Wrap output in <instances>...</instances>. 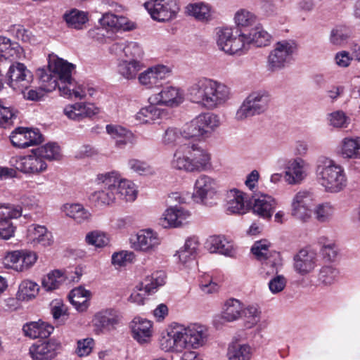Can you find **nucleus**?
<instances>
[{
    "label": "nucleus",
    "instance_id": "1",
    "mask_svg": "<svg viewBox=\"0 0 360 360\" xmlns=\"http://www.w3.org/2000/svg\"><path fill=\"white\" fill-rule=\"evenodd\" d=\"M230 95V89L226 85L205 77L189 84L184 94L188 101L207 110L223 106Z\"/></svg>",
    "mask_w": 360,
    "mask_h": 360
},
{
    "label": "nucleus",
    "instance_id": "2",
    "mask_svg": "<svg viewBox=\"0 0 360 360\" xmlns=\"http://www.w3.org/2000/svg\"><path fill=\"white\" fill-rule=\"evenodd\" d=\"M318 182L327 192L338 193L347 184V178L343 167L328 158H321L316 169Z\"/></svg>",
    "mask_w": 360,
    "mask_h": 360
},
{
    "label": "nucleus",
    "instance_id": "3",
    "mask_svg": "<svg viewBox=\"0 0 360 360\" xmlns=\"http://www.w3.org/2000/svg\"><path fill=\"white\" fill-rule=\"evenodd\" d=\"M74 69L73 64L62 58H57L49 62V70L39 71V78L41 82L47 83L46 89L52 91L72 80V73Z\"/></svg>",
    "mask_w": 360,
    "mask_h": 360
},
{
    "label": "nucleus",
    "instance_id": "4",
    "mask_svg": "<svg viewBox=\"0 0 360 360\" xmlns=\"http://www.w3.org/2000/svg\"><path fill=\"white\" fill-rule=\"evenodd\" d=\"M122 178L117 171L98 174L96 178L98 185H103L104 189L94 192L90 200L96 205H110L115 202V194L118 184Z\"/></svg>",
    "mask_w": 360,
    "mask_h": 360
},
{
    "label": "nucleus",
    "instance_id": "5",
    "mask_svg": "<svg viewBox=\"0 0 360 360\" xmlns=\"http://www.w3.org/2000/svg\"><path fill=\"white\" fill-rule=\"evenodd\" d=\"M181 153V169L187 172L205 170L210 164L209 154L196 143H184Z\"/></svg>",
    "mask_w": 360,
    "mask_h": 360
},
{
    "label": "nucleus",
    "instance_id": "6",
    "mask_svg": "<svg viewBox=\"0 0 360 360\" xmlns=\"http://www.w3.org/2000/svg\"><path fill=\"white\" fill-rule=\"evenodd\" d=\"M9 164L18 172L30 176L39 175L48 167L46 162L38 155L35 149L26 155L11 157Z\"/></svg>",
    "mask_w": 360,
    "mask_h": 360
},
{
    "label": "nucleus",
    "instance_id": "7",
    "mask_svg": "<svg viewBox=\"0 0 360 360\" xmlns=\"http://www.w3.org/2000/svg\"><path fill=\"white\" fill-rule=\"evenodd\" d=\"M269 100L268 94L265 92L250 94L237 110L236 119L243 120L248 117L263 113L268 108Z\"/></svg>",
    "mask_w": 360,
    "mask_h": 360
},
{
    "label": "nucleus",
    "instance_id": "8",
    "mask_svg": "<svg viewBox=\"0 0 360 360\" xmlns=\"http://www.w3.org/2000/svg\"><path fill=\"white\" fill-rule=\"evenodd\" d=\"M297 49L293 41L283 40L276 44L268 57V68L274 72L283 68L288 63Z\"/></svg>",
    "mask_w": 360,
    "mask_h": 360
},
{
    "label": "nucleus",
    "instance_id": "9",
    "mask_svg": "<svg viewBox=\"0 0 360 360\" xmlns=\"http://www.w3.org/2000/svg\"><path fill=\"white\" fill-rule=\"evenodd\" d=\"M151 18L159 22L175 18L179 12L176 0H149L144 4Z\"/></svg>",
    "mask_w": 360,
    "mask_h": 360
},
{
    "label": "nucleus",
    "instance_id": "10",
    "mask_svg": "<svg viewBox=\"0 0 360 360\" xmlns=\"http://www.w3.org/2000/svg\"><path fill=\"white\" fill-rule=\"evenodd\" d=\"M37 259L35 252L26 250H15L8 252L4 258V264L8 269L22 272L32 267Z\"/></svg>",
    "mask_w": 360,
    "mask_h": 360
},
{
    "label": "nucleus",
    "instance_id": "11",
    "mask_svg": "<svg viewBox=\"0 0 360 360\" xmlns=\"http://www.w3.org/2000/svg\"><path fill=\"white\" fill-rule=\"evenodd\" d=\"M8 85L15 91L23 92L32 81V75L26 66L16 63L10 66L7 73Z\"/></svg>",
    "mask_w": 360,
    "mask_h": 360
},
{
    "label": "nucleus",
    "instance_id": "12",
    "mask_svg": "<svg viewBox=\"0 0 360 360\" xmlns=\"http://www.w3.org/2000/svg\"><path fill=\"white\" fill-rule=\"evenodd\" d=\"M269 243L266 240L256 241L251 248L252 253L258 260L262 261L263 269L271 268V273H278L280 265V254L278 252H270Z\"/></svg>",
    "mask_w": 360,
    "mask_h": 360
},
{
    "label": "nucleus",
    "instance_id": "13",
    "mask_svg": "<svg viewBox=\"0 0 360 360\" xmlns=\"http://www.w3.org/2000/svg\"><path fill=\"white\" fill-rule=\"evenodd\" d=\"M10 140L13 146L26 148L42 142V135L39 129L18 127L11 134Z\"/></svg>",
    "mask_w": 360,
    "mask_h": 360
},
{
    "label": "nucleus",
    "instance_id": "14",
    "mask_svg": "<svg viewBox=\"0 0 360 360\" xmlns=\"http://www.w3.org/2000/svg\"><path fill=\"white\" fill-rule=\"evenodd\" d=\"M122 319V314L118 309L107 308L97 312L93 321L95 327L101 331L110 332L117 328Z\"/></svg>",
    "mask_w": 360,
    "mask_h": 360
},
{
    "label": "nucleus",
    "instance_id": "15",
    "mask_svg": "<svg viewBox=\"0 0 360 360\" xmlns=\"http://www.w3.org/2000/svg\"><path fill=\"white\" fill-rule=\"evenodd\" d=\"M161 243L162 238L156 231L151 229H146L137 233L136 240L133 243V248L145 253H152L158 250Z\"/></svg>",
    "mask_w": 360,
    "mask_h": 360
},
{
    "label": "nucleus",
    "instance_id": "16",
    "mask_svg": "<svg viewBox=\"0 0 360 360\" xmlns=\"http://www.w3.org/2000/svg\"><path fill=\"white\" fill-rule=\"evenodd\" d=\"M61 348L60 342L51 338L32 345L29 352L33 360H52L58 355Z\"/></svg>",
    "mask_w": 360,
    "mask_h": 360
},
{
    "label": "nucleus",
    "instance_id": "17",
    "mask_svg": "<svg viewBox=\"0 0 360 360\" xmlns=\"http://www.w3.org/2000/svg\"><path fill=\"white\" fill-rule=\"evenodd\" d=\"M207 338V330L204 326L193 323L181 329V341L185 347L197 349L205 345Z\"/></svg>",
    "mask_w": 360,
    "mask_h": 360
},
{
    "label": "nucleus",
    "instance_id": "18",
    "mask_svg": "<svg viewBox=\"0 0 360 360\" xmlns=\"http://www.w3.org/2000/svg\"><path fill=\"white\" fill-rule=\"evenodd\" d=\"M132 338L140 345L151 342L153 335V321L140 316H136L130 323Z\"/></svg>",
    "mask_w": 360,
    "mask_h": 360
},
{
    "label": "nucleus",
    "instance_id": "19",
    "mask_svg": "<svg viewBox=\"0 0 360 360\" xmlns=\"http://www.w3.org/2000/svg\"><path fill=\"white\" fill-rule=\"evenodd\" d=\"M170 73V69L164 65H155L147 68L138 77L140 84L147 89L158 86L159 83L165 79Z\"/></svg>",
    "mask_w": 360,
    "mask_h": 360
},
{
    "label": "nucleus",
    "instance_id": "20",
    "mask_svg": "<svg viewBox=\"0 0 360 360\" xmlns=\"http://www.w3.org/2000/svg\"><path fill=\"white\" fill-rule=\"evenodd\" d=\"M309 164L301 158L290 160L285 172V180L291 185L300 184L307 176Z\"/></svg>",
    "mask_w": 360,
    "mask_h": 360
},
{
    "label": "nucleus",
    "instance_id": "21",
    "mask_svg": "<svg viewBox=\"0 0 360 360\" xmlns=\"http://www.w3.org/2000/svg\"><path fill=\"white\" fill-rule=\"evenodd\" d=\"M63 112L69 119L80 121L99 114L100 108L92 103L77 102L66 105Z\"/></svg>",
    "mask_w": 360,
    "mask_h": 360
},
{
    "label": "nucleus",
    "instance_id": "22",
    "mask_svg": "<svg viewBox=\"0 0 360 360\" xmlns=\"http://www.w3.org/2000/svg\"><path fill=\"white\" fill-rule=\"evenodd\" d=\"M160 347L166 352H177L180 344V323L176 321L170 323L162 333Z\"/></svg>",
    "mask_w": 360,
    "mask_h": 360
},
{
    "label": "nucleus",
    "instance_id": "23",
    "mask_svg": "<svg viewBox=\"0 0 360 360\" xmlns=\"http://www.w3.org/2000/svg\"><path fill=\"white\" fill-rule=\"evenodd\" d=\"M27 243L33 247L50 246L53 243V235L45 226L31 224L27 232Z\"/></svg>",
    "mask_w": 360,
    "mask_h": 360
},
{
    "label": "nucleus",
    "instance_id": "24",
    "mask_svg": "<svg viewBox=\"0 0 360 360\" xmlns=\"http://www.w3.org/2000/svg\"><path fill=\"white\" fill-rule=\"evenodd\" d=\"M148 101L159 105L177 107L180 103L179 89L170 85L165 86L159 93L152 94Z\"/></svg>",
    "mask_w": 360,
    "mask_h": 360
},
{
    "label": "nucleus",
    "instance_id": "25",
    "mask_svg": "<svg viewBox=\"0 0 360 360\" xmlns=\"http://www.w3.org/2000/svg\"><path fill=\"white\" fill-rule=\"evenodd\" d=\"M294 269L302 276L311 272L316 266L317 255L311 250L302 249L294 256Z\"/></svg>",
    "mask_w": 360,
    "mask_h": 360
},
{
    "label": "nucleus",
    "instance_id": "26",
    "mask_svg": "<svg viewBox=\"0 0 360 360\" xmlns=\"http://www.w3.org/2000/svg\"><path fill=\"white\" fill-rule=\"evenodd\" d=\"M215 181L209 176L202 174L196 179L192 197L198 202H205L207 198L216 193Z\"/></svg>",
    "mask_w": 360,
    "mask_h": 360
},
{
    "label": "nucleus",
    "instance_id": "27",
    "mask_svg": "<svg viewBox=\"0 0 360 360\" xmlns=\"http://www.w3.org/2000/svg\"><path fill=\"white\" fill-rule=\"evenodd\" d=\"M106 131L115 140V146L124 148L127 144H134L136 142L135 135L130 130L117 124H107Z\"/></svg>",
    "mask_w": 360,
    "mask_h": 360
},
{
    "label": "nucleus",
    "instance_id": "28",
    "mask_svg": "<svg viewBox=\"0 0 360 360\" xmlns=\"http://www.w3.org/2000/svg\"><path fill=\"white\" fill-rule=\"evenodd\" d=\"M205 248L211 253H219L229 257L235 253L233 242L228 240L224 236H210L205 242Z\"/></svg>",
    "mask_w": 360,
    "mask_h": 360
},
{
    "label": "nucleus",
    "instance_id": "29",
    "mask_svg": "<svg viewBox=\"0 0 360 360\" xmlns=\"http://www.w3.org/2000/svg\"><path fill=\"white\" fill-rule=\"evenodd\" d=\"M250 203L253 213L264 219H270L276 206V200L268 195L253 198Z\"/></svg>",
    "mask_w": 360,
    "mask_h": 360
},
{
    "label": "nucleus",
    "instance_id": "30",
    "mask_svg": "<svg viewBox=\"0 0 360 360\" xmlns=\"http://www.w3.org/2000/svg\"><path fill=\"white\" fill-rule=\"evenodd\" d=\"M103 27L112 30H131L134 28V23L123 15H117L110 12L103 14L99 20Z\"/></svg>",
    "mask_w": 360,
    "mask_h": 360
},
{
    "label": "nucleus",
    "instance_id": "31",
    "mask_svg": "<svg viewBox=\"0 0 360 360\" xmlns=\"http://www.w3.org/2000/svg\"><path fill=\"white\" fill-rule=\"evenodd\" d=\"M149 103V105L141 108L135 115L140 124H153L166 115V110L158 108V103Z\"/></svg>",
    "mask_w": 360,
    "mask_h": 360
},
{
    "label": "nucleus",
    "instance_id": "32",
    "mask_svg": "<svg viewBox=\"0 0 360 360\" xmlns=\"http://www.w3.org/2000/svg\"><path fill=\"white\" fill-rule=\"evenodd\" d=\"M199 246L200 242L197 236L187 238L181 248V264H187L188 267L195 266Z\"/></svg>",
    "mask_w": 360,
    "mask_h": 360
},
{
    "label": "nucleus",
    "instance_id": "33",
    "mask_svg": "<svg viewBox=\"0 0 360 360\" xmlns=\"http://www.w3.org/2000/svg\"><path fill=\"white\" fill-rule=\"evenodd\" d=\"M53 329L51 325L41 321L26 323L22 328L25 335L32 339L46 338L53 333Z\"/></svg>",
    "mask_w": 360,
    "mask_h": 360
},
{
    "label": "nucleus",
    "instance_id": "34",
    "mask_svg": "<svg viewBox=\"0 0 360 360\" xmlns=\"http://www.w3.org/2000/svg\"><path fill=\"white\" fill-rule=\"evenodd\" d=\"M204 137H209L221 125L219 115L212 112H202L197 115Z\"/></svg>",
    "mask_w": 360,
    "mask_h": 360
},
{
    "label": "nucleus",
    "instance_id": "35",
    "mask_svg": "<svg viewBox=\"0 0 360 360\" xmlns=\"http://www.w3.org/2000/svg\"><path fill=\"white\" fill-rule=\"evenodd\" d=\"M226 209L233 214H244L248 209L244 200L243 193L236 190H231L227 196Z\"/></svg>",
    "mask_w": 360,
    "mask_h": 360
},
{
    "label": "nucleus",
    "instance_id": "36",
    "mask_svg": "<svg viewBox=\"0 0 360 360\" xmlns=\"http://www.w3.org/2000/svg\"><path fill=\"white\" fill-rule=\"evenodd\" d=\"M90 297V291L81 286L72 290L69 294L70 303L78 311H84L88 309Z\"/></svg>",
    "mask_w": 360,
    "mask_h": 360
},
{
    "label": "nucleus",
    "instance_id": "37",
    "mask_svg": "<svg viewBox=\"0 0 360 360\" xmlns=\"http://www.w3.org/2000/svg\"><path fill=\"white\" fill-rule=\"evenodd\" d=\"M63 211L68 217L78 224L87 222L91 218L90 212L81 204H66L63 207Z\"/></svg>",
    "mask_w": 360,
    "mask_h": 360
},
{
    "label": "nucleus",
    "instance_id": "38",
    "mask_svg": "<svg viewBox=\"0 0 360 360\" xmlns=\"http://www.w3.org/2000/svg\"><path fill=\"white\" fill-rule=\"evenodd\" d=\"M144 67L145 65L141 60H125L120 63L118 72L125 79H133L136 78L137 73Z\"/></svg>",
    "mask_w": 360,
    "mask_h": 360
},
{
    "label": "nucleus",
    "instance_id": "39",
    "mask_svg": "<svg viewBox=\"0 0 360 360\" xmlns=\"http://www.w3.org/2000/svg\"><path fill=\"white\" fill-rule=\"evenodd\" d=\"M63 19L69 27L77 30L82 29L89 20L87 13L76 8L66 11Z\"/></svg>",
    "mask_w": 360,
    "mask_h": 360
},
{
    "label": "nucleus",
    "instance_id": "40",
    "mask_svg": "<svg viewBox=\"0 0 360 360\" xmlns=\"http://www.w3.org/2000/svg\"><path fill=\"white\" fill-rule=\"evenodd\" d=\"M21 47L7 37L0 36V59L13 60L20 53Z\"/></svg>",
    "mask_w": 360,
    "mask_h": 360
},
{
    "label": "nucleus",
    "instance_id": "41",
    "mask_svg": "<svg viewBox=\"0 0 360 360\" xmlns=\"http://www.w3.org/2000/svg\"><path fill=\"white\" fill-rule=\"evenodd\" d=\"M115 194V200L122 199L125 201H134L136 198L137 191L131 181L122 178Z\"/></svg>",
    "mask_w": 360,
    "mask_h": 360
},
{
    "label": "nucleus",
    "instance_id": "42",
    "mask_svg": "<svg viewBox=\"0 0 360 360\" xmlns=\"http://www.w3.org/2000/svg\"><path fill=\"white\" fill-rule=\"evenodd\" d=\"M242 309V304L239 300L229 299L224 304L221 318L229 322L236 321L240 316Z\"/></svg>",
    "mask_w": 360,
    "mask_h": 360
},
{
    "label": "nucleus",
    "instance_id": "43",
    "mask_svg": "<svg viewBox=\"0 0 360 360\" xmlns=\"http://www.w3.org/2000/svg\"><path fill=\"white\" fill-rule=\"evenodd\" d=\"M39 290V285L30 280L22 281L18 288L17 297L21 301H29L38 295Z\"/></svg>",
    "mask_w": 360,
    "mask_h": 360
},
{
    "label": "nucleus",
    "instance_id": "44",
    "mask_svg": "<svg viewBox=\"0 0 360 360\" xmlns=\"http://www.w3.org/2000/svg\"><path fill=\"white\" fill-rule=\"evenodd\" d=\"M248 34L249 46L254 45L257 47L266 46L269 45L271 40V35L262 27L257 26Z\"/></svg>",
    "mask_w": 360,
    "mask_h": 360
},
{
    "label": "nucleus",
    "instance_id": "45",
    "mask_svg": "<svg viewBox=\"0 0 360 360\" xmlns=\"http://www.w3.org/2000/svg\"><path fill=\"white\" fill-rule=\"evenodd\" d=\"M248 34L243 31H236L233 35L232 41L227 51L228 54L233 55L238 53L247 51L249 48Z\"/></svg>",
    "mask_w": 360,
    "mask_h": 360
},
{
    "label": "nucleus",
    "instance_id": "46",
    "mask_svg": "<svg viewBox=\"0 0 360 360\" xmlns=\"http://www.w3.org/2000/svg\"><path fill=\"white\" fill-rule=\"evenodd\" d=\"M250 354L251 348L246 344L233 342L228 347V360H250Z\"/></svg>",
    "mask_w": 360,
    "mask_h": 360
},
{
    "label": "nucleus",
    "instance_id": "47",
    "mask_svg": "<svg viewBox=\"0 0 360 360\" xmlns=\"http://www.w3.org/2000/svg\"><path fill=\"white\" fill-rule=\"evenodd\" d=\"M59 91L63 96L68 98L82 99L87 96L86 87L82 84H77L73 79L65 85L60 86Z\"/></svg>",
    "mask_w": 360,
    "mask_h": 360
},
{
    "label": "nucleus",
    "instance_id": "48",
    "mask_svg": "<svg viewBox=\"0 0 360 360\" xmlns=\"http://www.w3.org/2000/svg\"><path fill=\"white\" fill-rule=\"evenodd\" d=\"M360 150V137H346L342 141L341 153L345 158H356Z\"/></svg>",
    "mask_w": 360,
    "mask_h": 360
},
{
    "label": "nucleus",
    "instance_id": "49",
    "mask_svg": "<svg viewBox=\"0 0 360 360\" xmlns=\"http://www.w3.org/2000/svg\"><path fill=\"white\" fill-rule=\"evenodd\" d=\"M185 13L201 21H207L210 18V8L203 2L188 4L186 7Z\"/></svg>",
    "mask_w": 360,
    "mask_h": 360
},
{
    "label": "nucleus",
    "instance_id": "50",
    "mask_svg": "<svg viewBox=\"0 0 360 360\" xmlns=\"http://www.w3.org/2000/svg\"><path fill=\"white\" fill-rule=\"evenodd\" d=\"M166 276L162 271L153 273L150 276H148L141 283V285L148 294H152L157 291L158 288L165 283Z\"/></svg>",
    "mask_w": 360,
    "mask_h": 360
},
{
    "label": "nucleus",
    "instance_id": "51",
    "mask_svg": "<svg viewBox=\"0 0 360 360\" xmlns=\"http://www.w3.org/2000/svg\"><path fill=\"white\" fill-rule=\"evenodd\" d=\"M197 115L186 122L181 129V136L185 139H198L204 137Z\"/></svg>",
    "mask_w": 360,
    "mask_h": 360
},
{
    "label": "nucleus",
    "instance_id": "52",
    "mask_svg": "<svg viewBox=\"0 0 360 360\" xmlns=\"http://www.w3.org/2000/svg\"><path fill=\"white\" fill-rule=\"evenodd\" d=\"M68 278L67 276L60 270H54L49 273L42 281V286L46 290H53Z\"/></svg>",
    "mask_w": 360,
    "mask_h": 360
},
{
    "label": "nucleus",
    "instance_id": "53",
    "mask_svg": "<svg viewBox=\"0 0 360 360\" xmlns=\"http://www.w3.org/2000/svg\"><path fill=\"white\" fill-rule=\"evenodd\" d=\"M180 210L177 205H171L166 210L162 217L159 220V224L164 228L177 227L179 225L178 221Z\"/></svg>",
    "mask_w": 360,
    "mask_h": 360
},
{
    "label": "nucleus",
    "instance_id": "54",
    "mask_svg": "<svg viewBox=\"0 0 360 360\" xmlns=\"http://www.w3.org/2000/svg\"><path fill=\"white\" fill-rule=\"evenodd\" d=\"M85 242L89 245H92L97 248H101L109 244L110 239L105 233L100 231H93L89 232L86 235Z\"/></svg>",
    "mask_w": 360,
    "mask_h": 360
},
{
    "label": "nucleus",
    "instance_id": "55",
    "mask_svg": "<svg viewBox=\"0 0 360 360\" xmlns=\"http://www.w3.org/2000/svg\"><path fill=\"white\" fill-rule=\"evenodd\" d=\"M351 35L349 27L345 25L336 26L331 30L330 41L334 45H342L346 43Z\"/></svg>",
    "mask_w": 360,
    "mask_h": 360
},
{
    "label": "nucleus",
    "instance_id": "56",
    "mask_svg": "<svg viewBox=\"0 0 360 360\" xmlns=\"http://www.w3.org/2000/svg\"><path fill=\"white\" fill-rule=\"evenodd\" d=\"M38 155L43 160H57L60 157V147L56 143H49L35 148Z\"/></svg>",
    "mask_w": 360,
    "mask_h": 360
},
{
    "label": "nucleus",
    "instance_id": "57",
    "mask_svg": "<svg viewBox=\"0 0 360 360\" xmlns=\"http://www.w3.org/2000/svg\"><path fill=\"white\" fill-rule=\"evenodd\" d=\"M233 32L231 28H219L217 32V44L219 49L227 53L231 44Z\"/></svg>",
    "mask_w": 360,
    "mask_h": 360
},
{
    "label": "nucleus",
    "instance_id": "58",
    "mask_svg": "<svg viewBox=\"0 0 360 360\" xmlns=\"http://www.w3.org/2000/svg\"><path fill=\"white\" fill-rule=\"evenodd\" d=\"M243 311L244 326L246 328H252L260 321L261 311L254 306H248Z\"/></svg>",
    "mask_w": 360,
    "mask_h": 360
},
{
    "label": "nucleus",
    "instance_id": "59",
    "mask_svg": "<svg viewBox=\"0 0 360 360\" xmlns=\"http://www.w3.org/2000/svg\"><path fill=\"white\" fill-rule=\"evenodd\" d=\"M234 20L238 27H247L256 22L257 16L253 13L242 8L236 13Z\"/></svg>",
    "mask_w": 360,
    "mask_h": 360
},
{
    "label": "nucleus",
    "instance_id": "60",
    "mask_svg": "<svg viewBox=\"0 0 360 360\" xmlns=\"http://www.w3.org/2000/svg\"><path fill=\"white\" fill-rule=\"evenodd\" d=\"M128 167L139 175H149L153 174V168L145 161L131 158L127 162Z\"/></svg>",
    "mask_w": 360,
    "mask_h": 360
},
{
    "label": "nucleus",
    "instance_id": "61",
    "mask_svg": "<svg viewBox=\"0 0 360 360\" xmlns=\"http://www.w3.org/2000/svg\"><path fill=\"white\" fill-rule=\"evenodd\" d=\"M338 275V271L331 266H323L319 273V281L323 285H328L332 284Z\"/></svg>",
    "mask_w": 360,
    "mask_h": 360
},
{
    "label": "nucleus",
    "instance_id": "62",
    "mask_svg": "<svg viewBox=\"0 0 360 360\" xmlns=\"http://www.w3.org/2000/svg\"><path fill=\"white\" fill-rule=\"evenodd\" d=\"M22 212L20 205L0 203V221L6 218H18L22 215Z\"/></svg>",
    "mask_w": 360,
    "mask_h": 360
},
{
    "label": "nucleus",
    "instance_id": "63",
    "mask_svg": "<svg viewBox=\"0 0 360 360\" xmlns=\"http://www.w3.org/2000/svg\"><path fill=\"white\" fill-rule=\"evenodd\" d=\"M333 214V208L329 203L319 205L314 210L316 219L319 222L328 221Z\"/></svg>",
    "mask_w": 360,
    "mask_h": 360
},
{
    "label": "nucleus",
    "instance_id": "64",
    "mask_svg": "<svg viewBox=\"0 0 360 360\" xmlns=\"http://www.w3.org/2000/svg\"><path fill=\"white\" fill-rule=\"evenodd\" d=\"M94 346L93 338H87L79 340L77 342L76 354L79 357L89 356L91 353Z\"/></svg>",
    "mask_w": 360,
    "mask_h": 360
}]
</instances>
